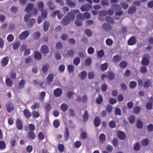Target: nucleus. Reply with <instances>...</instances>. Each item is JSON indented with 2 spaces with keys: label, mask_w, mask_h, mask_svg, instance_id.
Listing matches in <instances>:
<instances>
[{
  "label": "nucleus",
  "mask_w": 153,
  "mask_h": 153,
  "mask_svg": "<svg viewBox=\"0 0 153 153\" xmlns=\"http://www.w3.org/2000/svg\"><path fill=\"white\" fill-rule=\"evenodd\" d=\"M31 15V14H29L25 15L24 17V21L27 23V25L29 27H32L36 21V19L34 18H31L29 19Z\"/></svg>",
  "instance_id": "obj_1"
},
{
  "label": "nucleus",
  "mask_w": 153,
  "mask_h": 153,
  "mask_svg": "<svg viewBox=\"0 0 153 153\" xmlns=\"http://www.w3.org/2000/svg\"><path fill=\"white\" fill-rule=\"evenodd\" d=\"M149 55L148 54H145L143 58L141 64L144 65H148L149 63Z\"/></svg>",
  "instance_id": "obj_2"
},
{
  "label": "nucleus",
  "mask_w": 153,
  "mask_h": 153,
  "mask_svg": "<svg viewBox=\"0 0 153 153\" xmlns=\"http://www.w3.org/2000/svg\"><path fill=\"white\" fill-rule=\"evenodd\" d=\"M102 30L106 32H109L112 29V26L111 25L108 23H103L102 26Z\"/></svg>",
  "instance_id": "obj_3"
},
{
  "label": "nucleus",
  "mask_w": 153,
  "mask_h": 153,
  "mask_svg": "<svg viewBox=\"0 0 153 153\" xmlns=\"http://www.w3.org/2000/svg\"><path fill=\"white\" fill-rule=\"evenodd\" d=\"M30 34V32L28 30H25L21 33L19 36L21 40H23L26 39Z\"/></svg>",
  "instance_id": "obj_4"
},
{
  "label": "nucleus",
  "mask_w": 153,
  "mask_h": 153,
  "mask_svg": "<svg viewBox=\"0 0 153 153\" xmlns=\"http://www.w3.org/2000/svg\"><path fill=\"white\" fill-rule=\"evenodd\" d=\"M6 106L7 111L9 113L11 112L14 109V105L11 102H8L6 104Z\"/></svg>",
  "instance_id": "obj_5"
},
{
  "label": "nucleus",
  "mask_w": 153,
  "mask_h": 153,
  "mask_svg": "<svg viewBox=\"0 0 153 153\" xmlns=\"http://www.w3.org/2000/svg\"><path fill=\"white\" fill-rule=\"evenodd\" d=\"M137 42V39L134 36H132L128 40V43L129 45H132L135 44Z\"/></svg>",
  "instance_id": "obj_6"
},
{
  "label": "nucleus",
  "mask_w": 153,
  "mask_h": 153,
  "mask_svg": "<svg viewBox=\"0 0 153 153\" xmlns=\"http://www.w3.org/2000/svg\"><path fill=\"white\" fill-rule=\"evenodd\" d=\"M117 136L120 139L122 140H124L126 138V135L125 133L120 131H118Z\"/></svg>",
  "instance_id": "obj_7"
},
{
  "label": "nucleus",
  "mask_w": 153,
  "mask_h": 153,
  "mask_svg": "<svg viewBox=\"0 0 153 153\" xmlns=\"http://www.w3.org/2000/svg\"><path fill=\"white\" fill-rule=\"evenodd\" d=\"M16 126L18 130H21L23 128V124L21 120L19 118L17 119Z\"/></svg>",
  "instance_id": "obj_8"
},
{
  "label": "nucleus",
  "mask_w": 153,
  "mask_h": 153,
  "mask_svg": "<svg viewBox=\"0 0 153 153\" xmlns=\"http://www.w3.org/2000/svg\"><path fill=\"white\" fill-rule=\"evenodd\" d=\"M49 48L46 45H43L42 46L41 52L43 54H47L49 52Z\"/></svg>",
  "instance_id": "obj_9"
},
{
  "label": "nucleus",
  "mask_w": 153,
  "mask_h": 153,
  "mask_svg": "<svg viewBox=\"0 0 153 153\" xmlns=\"http://www.w3.org/2000/svg\"><path fill=\"white\" fill-rule=\"evenodd\" d=\"M122 56L119 54H117L113 56L112 60L113 62L116 63L120 62Z\"/></svg>",
  "instance_id": "obj_10"
},
{
  "label": "nucleus",
  "mask_w": 153,
  "mask_h": 153,
  "mask_svg": "<svg viewBox=\"0 0 153 153\" xmlns=\"http://www.w3.org/2000/svg\"><path fill=\"white\" fill-rule=\"evenodd\" d=\"M9 61V58L7 56L3 58L1 62V66L5 67L8 64Z\"/></svg>",
  "instance_id": "obj_11"
},
{
  "label": "nucleus",
  "mask_w": 153,
  "mask_h": 153,
  "mask_svg": "<svg viewBox=\"0 0 153 153\" xmlns=\"http://www.w3.org/2000/svg\"><path fill=\"white\" fill-rule=\"evenodd\" d=\"M70 21L73 20L75 19V15L73 12H70L65 16Z\"/></svg>",
  "instance_id": "obj_12"
},
{
  "label": "nucleus",
  "mask_w": 153,
  "mask_h": 153,
  "mask_svg": "<svg viewBox=\"0 0 153 153\" xmlns=\"http://www.w3.org/2000/svg\"><path fill=\"white\" fill-rule=\"evenodd\" d=\"M34 7V4L33 3H30L28 4L26 7L25 11L27 13H29L30 11L32 10Z\"/></svg>",
  "instance_id": "obj_13"
},
{
  "label": "nucleus",
  "mask_w": 153,
  "mask_h": 153,
  "mask_svg": "<svg viewBox=\"0 0 153 153\" xmlns=\"http://www.w3.org/2000/svg\"><path fill=\"white\" fill-rule=\"evenodd\" d=\"M91 7V6L89 4H86L82 6L80 9L82 11H88Z\"/></svg>",
  "instance_id": "obj_14"
},
{
  "label": "nucleus",
  "mask_w": 153,
  "mask_h": 153,
  "mask_svg": "<svg viewBox=\"0 0 153 153\" xmlns=\"http://www.w3.org/2000/svg\"><path fill=\"white\" fill-rule=\"evenodd\" d=\"M111 7L113 10L116 11H120L122 9L121 7L118 4H114L111 5Z\"/></svg>",
  "instance_id": "obj_15"
},
{
  "label": "nucleus",
  "mask_w": 153,
  "mask_h": 153,
  "mask_svg": "<svg viewBox=\"0 0 153 153\" xmlns=\"http://www.w3.org/2000/svg\"><path fill=\"white\" fill-rule=\"evenodd\" d=\"M137 11V8L135 6H132L129 7L128 13L130 14H134Z\"/></svg>",
  "instance_id": "obj_16"
},
{
  "label": "nucleus",
  "mask_w": 153,
  "mask_h": 153,
  "mask_svg": "<svg viewBox=\"0 0 153 153\" xmlns=\"http://www.w3.org/2000/svg\"><path fill=\"white\" fill-rule=\"evenodd\" d=\"M71 21L68 19L66 16H65L61 21V24L63 26L68 25Z\"/></svg>",
  "instance_id": "obj_17"
},
{
  "label": "nucleus",
  "mask_w": 153,
  "mask_h": 153,
  "mask_svg": "<svg viewBox=\"0 0 153 153\" xmlns=\"http://www.w3.org/2000/svg\"><path fill=\"white\" fill-rule=\"evenodd\" d=\"M53 75L52 74H49L46 78V82L48 84H50L53 81Z\"/></svg>",
  "instance_id": "obj_18"
},
{
  "label": "nucleus",
  "mask_w": 153,
  "mask_h": 153,
  "mask_svg": "<svg viewBox=\"0 0 153 153\" xmlns=\"http://www.w3.org/2000/svg\"><path fill=\"white\" fill-rule=\"evenodd\" d=\"M62 90L61 88H58L56 89L54 91V94L55 96L58 97L62 94Z\"/></svg>",
  "instance_id": "obj_19"
},
{
  "label": "nucleus",
  "mask_w": 153,
  "mask_h": 153,
  "mask_svg": "<svg viewBox=\"0 0 153 153\" xmlns=\"http://www.w3.org/2000/svg\"><path fill=\"white\" fill-rule=\"evenodd\" d=\"M101 120L99 117H96L94 120V123L96 127H97L100 124Z\"/></svg>",
  "instance_id": "obj_20"
},
{
  "label": "nucleus",
  "mask_w": 153,
  "mask_h": 153,
  "mask_svg": "<svg viewBox=\"0 0 153 153\" xmlns=\"http://www.w3.org/2000/svg\"><path fill=\"white\" fill-rule=\"evenodd\" d=\"M106 77L108 78L110 80H112L114 79L115 75L112 72H108L107 74Z\"/></svg>",
  "instance_id": "obj_21"
},
{
  "label": "nucleus",
  "mask_w": 153,
  "mask_h": 153,
  "mask_svg": "<svg viewBox=\"0 0 153 153\" xmlns=\"http://www.w3.org/2000/svg\"><path fill=\"white\" fill-rule=\"evenodd\" d=\"M25 81L23 79L21 80L19 82L18 87L19 89H22L25 86Z\"/></svg>",
  "instance_id": "obj_22"
},
{
  "label": "nucleus",
  "mask_w": 153,
  "mask_h": 153,
  "mask_svg": "<svg viewBox=\"0 0 153 153\" xmlns=\"http://www.w3.org/2000/svg\"><path fill=\"white\" fill-rule=\"evenodd\" d=\"M128 65L127 62L125 61H121L119 64V66L122 68H125Z\"/></svg>",
  "instance_id": "obj_23"
},
{
  "label": "nucleus",
  "mask_w": 153,
  "mask_h": 153,
  "mask_svg": "<svg viewBox=\"0 0 153 153\" xmlns=\"http://www.w3.org/2000/svg\"><path fill=\"white\" fill-rule=\"evenodd\" d=\"M34 57L36 59L38 60H40L42 59V54L40 52L36 51L35 53Z\"/></svg>",
  "instance_id": "obj_24"
},
{
  "label": "nucleus",
  "mask_w": 153,
  "mask_h": 153,
  "mask_svg": "<svg viewBox=\"0 0 153 153\" xmlns=\"http://www.w3.org/2000/svg\"><path fill=\"white\" fill-rule=\"evenodd\" d=\"M47 5L49 7V9L51 10H54L55 9V6L53 5V2L51 1H48L47 4Z\"/></svg>",
  "instance_id": "obj_25"
},
{
  "label": "nucleus",
  "mask_w": 153,
  "mask_h": 153,
  "mask_svg": "<svg viewBox=\"0 0 153 153\" xmlns=\"http://www.w3.org/2000/svg\"><path fill=\"white\" fill-rule=\"evenodd\" d=\"M87 76V73L85 71H83L79 74L80 78L82 80H83Z\"/></svg>",
  "instance_id": "obj_26"
},
{
  "label": "nucleus",
  "mask_w": 153,
  "mask_h": 153,
  "mask_svg": "<svg viewBox=\"0 0 153 153\" xmlns=\"http://www.w3.org/2000/svg\"><path fill=\"white\" fill-rule=\"evenodd\" d=\"M37 7H38L39 10L44 9V3L42 1H39L37 2Z\"/></svg>",
  "instance_id": "obj_27"
},
{
  "label": "nucleus",
  "mask_w": 153,
  "mask_h": 153,
  "mask_svg": "<svg viewBox=\"0 0 153 153\" xmlns=\"http://www.w3.org/2000/svg\"><path fill=\"white\" fill-rule=\"evenodd\" d=\"M27 136L30 138L34 139L36 136L35 133L32 131H28L27 133Z\"/></svg>",
  "instance_id": "obj_28"
},
{
  "label": "nucleus",
  "mask_w": 153,
  "mask_h": 153,
  "mask_svg": "<svg viewBox=\"0 0 153 153\" xmlns=\"http://www.w3.org/2000/svg\"><path fill=\"white\" fill-rule=\"evenodd\" d=\"M106 21L107 22H110L113 24H114L115 22L113 18L109 16H107L105 18Z\"/></svg>",
  "instance_id": "obj_29"
},
{
  "label": "nucleus",
  "mask_w": 153,
  "mask_h": 153,
  "mask_svg": "<svg viewBox=\"0 0 153 153\" xmlns=\"http://www.w3.org/2000/svg\"><path fill=\"white\" fill-rule=\"evenodd\" d=\"M23 113L27 118H29L31 116L30 112L27 109H25L23 111Z\"/></svg>",
  "instance_id": "obj_30"
},
{
  "label": "nucleus",
  "mask_w": 153,
  "mask_h": 153,
  "mask_svg": "<svg viewBox=\"0 0 153 153\" xmlns=\"http://www.w3.org/2000/svg\"><path fill=\"white\" fill-rule=\"evenodd\" d=\"M141 110V108L139 106H136L134 108L133 111L134 113L136 114H138Z\"/></svg>",
  "instance_id": "obj_31"
},
{
  "label": "nucleus",
  "mask_w": 153,
  "mask_h": 153,
  "mask_svg": "<svg viewBox=\"0 0 153 153\" xmlns=\"http://www.w3.org/2000/svg\"><path fill=\"white\" fill-rule=\"evenodd\" d=\"M65 131L64 137L65 140H67L68 139L69 136V131L68 128L67 127L65 128Z\"/></svg>",
  "instance_id": "obj_32"
},
{
  "label": "nucleus",
  "mask_w": 153,
  "mask_h": 153,
  "mask_svg": "<svg viewBox=\"0 0 153 153\" xmlns=\"http://www.w3.org/2000/svg\"><path fill=\"white\" fill-rule=\"evenodd\" d=\"M108 66V65L107 63L106 62L104 64H102L100 66V69L102 71H104L107 69Z\"/></svg>",
  "instance_id": "obj_33"
},
{
  "label": "nucleus",
  "mask_w": 153,
  "mask_h": 153,
  "mask_svg": "<svg viewBox=\"0 0 153 153\" xmlns=\"http://www.w3.org/2000/svg\"><path fill=\"white\" fill-rule=\"evenodd\" d=\"M40 11H41L42 17L44 19H45L47 15V11L46 10L43 9Z\"/></svg>",
  "instance_id": "obj_34"
},
{
  "label": "nucleus",
  "mask_w": 153,
  "mask_h": 153,
  "mask_svg": "<svg viewBox=\"0 0 153 153\" xmlns=\"http://www.w3.org/2000/svg\"><path fill=\"white\" fill-rule=\"evenodd\" d=\"M75 51L74 50L71 49L67 51V55L68 56H73L74 54Z\"/></svg>",
  "instance_id": "obj_35"
},
{
  "label": "nucleus",
  "mask_w": 153,
  "mask_h": 153,
  "mask_svg": "<svg viewBox=\"0 0 153 153\" xmlns=\"http://www.w3.org/2000/svg\"><path fill=\"white\" fill-rule=\"evenodd\" d=\"M140 144L138 142H137L135 144H134V149L135 151H139L140 149Z\"/></svg>",
  "instance_id": "obj_36"
},
{
  "label": "nucleus",
  "mask_w": 153,
  "mask_h": 153,
  "mask_svg": "<svg viewBox=\"0 0 153 153\" xmlns=\"http://www.w3.org/2000/svg\"><path fill=\"white\" fill-rule=\"evenodd\" d=\"M146 107L148 110L152 109L153 108L152 103L151 102H148L146 104Z\"/></svg>",
  "instance_id": "obj_37"
},
{
  "label": "nucleus",
  "mask_w": 153,
  "mask_h": 153,
  "mask_svg": "<svg viewBox=\"0 0 153 153\" xmlns=\"http://www.w3.org/2000/svg\"><path fill=\"white\" fill-rule=\"evenodd\" d=\"M49 67L48 64H46L44 65L42 67V70L43 73H46L48 71V69Z\"/></svg>",
  "instance_id": "obj_38"
},
{
  "label": "nucleus",
  "mask_w": 153,
  "mask_h": 153,
  "mask_svg": "<svg viewBox=\"0 0 153 153\" xmlns=\"http://www.w3.org/2000/svg\"><path fill=\"white\" fill-rule=\"evenodd\" d=\"M50 26V23L47 22H45L44 24L43 29L45 31L48 30Z\"/></svg>",
  "instance_id": "obj_39"
},
{
  "label": "nucleus",
  "mask_w": 153,
  "mask_h": 153,
  "mask_svg": "<svg viewBox=\"0 0 153 153\" xmlns=\"http://www.w3.org/2000/svg\"><path fill=\"white\" fill-rule=\"evenodd\" d=\"M80 59L79 57H75L73 63L76 65H77L80 62Z\"/></svg>",
  "instance_id": "obj_40"
},
{
  "label": "nucleus",
  "mask_w": 153,
  "mask_h": 153,
  "mask_svg": "<svg viewBox=\"0 0 153 153\" xmlns=\"http://www.w3.org/2000/svg\"><path fill=\"white\" fill-rule=\"evenodd\" d=\"M46 93L45 91L42 92L39 94V100L41 101H43L45 97V95Z\"/></svg>",
  "instance_id": "obj_41"
},
{
  "label": "nucleus",
  "mask_w": 153,
  "mask_h": 153,
  "mask_svg": "<svg viewBox=\"0 0 153 153\" xmlns=\"http://www.w3.org/2000/svg\"><path fill=\"white\" fill-rule=\"evenodd\" d=\"M143 122L140 120H138L137 122V126L139 129H141L143 127Z\"/></svg>",
  "instance_id": "obj_42"
},
{
  "label": "nucleus",
  "mask_w": 153,
  "mask_h": 153,
  "mask_svg": "<svg viewBox=\"0 0 153 153\" xmlns=\"http://www.w3.org/2000/svg\"><path fill=\"white\" fill-rule=\"evenodd\" d=\"M60 122L58 119H56L53 122L54 126L56 128H58L60 125Z\"/></svg>",
  "instance_id": "obj_43"
},
{
  "label": "nucleus",
  "mask_w": 153,
  "mask_h": 153,
  "mask_svg": "<svg viewBox=\"0 0 153 153\" xmlns=\"http://www.w3.org/2000/svg\"><path fill=\"white\" fill-rule=\"evenodd\" d=\"M120 5L124 10L127 9L128 7V4L125 2H123L120 3Z\"/></svg>",
  "instance_id": "obj_44"
},
{
  "label": "nucleus",
  "mask_w": 153,
  "mask_h": 153,
  "mask_svg": "<svg viewBox=\"0 0 153 153\" xmlns=\"http://www.w3.org/2000/svg\"><path fill=\"white\" fill-rule=\"evenodd\" d=\"M6 83L9 86L11 87L13 85V82L10 78H7L6 79Z\"/></svg>",
  "instance_id": "obj_45"
},
{
  "label": "nucleus",
  "mask_w": 153,
  "mask_h": 153,
  "mask_svg": "<svg viewBox=\"0 0 153 153\" xmlns=\"http://www.w3.org/2000/svg\"><path fill=\"white\" fill-rule=\"evenodd\" d=\"M60 108L64 112L66 111L68 108V106L65 104H62L60 106Z\"/></svg>",
  "instance_id": "obj_46"
},
{
  "label": "nucleus",
  "mask_w": 153,
  "mask_h": 153,
  "mask_svg": "<svg viewBox=\"0 0 153 153\" xmlns=\"http://www.w3.org/2000/svg\"><path fill=\"white\" fill-rule=\"evenodd\" d=\"M104 55V52L103 50H100L97 52V55L98 58H100L102 57Z\"/></svg>",
  "instance_id": "obj_47"
},
{
  "label": "nucleus",
  "mask_w": 153,
  "mask_h": 153,
  "mask_svg": "<svg viewBox=\"0 0 153 153\" xmlns=\"http://www.w3.org/2000/svg\"><path fill=\"white\" fill-rule=\"evenodd\" d=\"M66 4L70 7L75 6L76 4L74 2L72 1L71 0L66 2Z\"/></svg>",
  "instance_id": "obj_48"
},
{
  "label": "nucleus",
  "mask_w": 153,
  "mask_h": 153,
  "mask_svg": "<svg viewBox=\"0 0 153 153\" xmlns=\"http://www.w3.org/2000/svg\"><path fill=\"white\" fill-rule=\"evenodd\" d=\"M99 138L101 142H104L105 140V135L104 134H101L99 136Z\"/></svg>",
  "instance_id": "obj_49"
},
{
  "label": "nucleus",
  "mask_w": 153,
  "mask_h": 153,
  "mask_svg": "<svg viewBox=\"0 0 153 153\" xmlns=\"http://www.w3.org/2000/svg\"><path fill=\"white\" fill-rule=\"evenodd\" d=\"M85 32L88 36H91L92 35V32L89 29H86L85 30Z\"/></svg>",
  "instance_id": "obj_50"
},
{
  "label": "nucleus",
  "mask_w": 153,
  "mask_h": 153,
  "mask_svg": "<svg viewBox=\"0 0 153 153\" xmlns=\"http://www.w3.org/2000/svg\"><path fill=\"white\" fill-rule=\"evenodd\" d=\"M74 22L75 24L78 27H80L82 25V22L78 19H76Z\"/></svg>",
  "instance_id": "obj_51"
},
{
  "label": "nucleus",
  "mask_w": 153,
  "mask_h": 153,
  "mask_svg": "<svg viewBox=\"0 0 153 153\" xmlns=\"http://www.w3.org/2000/svg\"><path fill=\"white\" fill-rule=\"evenodd\" d=\"M151 83L150 80L149 79L147 80L144 83V86L146 88H148L151 86Z\"/></svg>",
  "instance_id": "obj_52"
},
{
  "label": "nucleus",
  "mask_w": 153,
  "mask_h": 153,
  "mask_svg": "<svg viewBox=\"0 0 153 153\" xmlns=\"http://www.w3.org/2000/svg\"><path fill=\"white\" fill-rule=\"evenodd\" d=\"M67 68L68 71V72L70 73L72 72H73L74 71V68L73 65H68Z\"/></svg>",
  "instance_id": "obj_53"
},
{
  "label": "nucleus",
  "mask_w": 153,
  "mask_h": 153,
  "mask_svg": "<svg viewBox=\"0 0 153 153\" xmlns=\"http://www.w3.org/2000/svg\"><path fill=\"white\" fill-rule=\"evenodd\" d=\"M44 107L46 112L49 111L51 109L50 104L48 103L45 104Z\"/></svg>",
  "instance_id": "obj_54"
},
{
  "label": "nucleus",
  "mask_w": 153,
  "mask_h": 153,
  "mask_svg": "<svg viewBox=\"0 0 153 153\" xmlns=\"http://www.w3.org/2000/svg\"><path fill=\"white\" fill-rule=\"evenodd\" d=\"M32 115L34 118H38L40 116L39 113L37 111H34L32 113Z\"/></svg>",
  "instance_id": "obj_55"
},
{
  "label": "nucleus",
  "mask_w": 153,
  "mask_h": 153,
  "mask_svg": "<svg viewBox=\"0 0 153 153\" xmlns=\"http://www.w3.org/2000/svg\"><path fill=\"white\" fill-rule=\"evenodd\" d=\"M89 115L87 111H85L84 114L83 115V118L84 121H85L88 118Z\"/></svg>",
  "instance_id": "obj_56"
},
{
  "label": "nucleus",
  "mask_w": 153,
  "mask_h": 153,
  "mask_svg": "<svg viewBox=\"0 0 153 153\" xmlns=\"http://www.w3.org/2000/svg\"><path fill=\"white\" fill-rule=\"evenodd\" d=\"M109 125L111 128H113L115 127L116 126V124L115 122L112 120L109 123Z\"/></svg>",
  "instance_id": "obj_57"
},
{
  "label": "nucleus",
  "mask_w": 153,
  "mask_h": 153,
  "mask_svg": "<svg viewBox=\"0 0 153 153\" xmlns=\"http://www.w3.org/2000/svg\"><path fill=\"white\" fill-rule=\"evenodd\" d=\"M137 85V83L135 81H131L130 82L129 86L132 89L134 88Z\"/></svg>",
  "instance_id": "obj_58"
},
{
  "label": "nucleus",
  "mask_w": 153,
  "mask_h": 153,
  "mask_svg": "<svg viewBox=\"0 0 153 153\" xmlns=\"http://www.w3.org/2000/svg\"><path fill=\"white\" fill-rule=\"evenodd\" d=\"M146 67L145 66H142L140 68V71L141 73H146L147 71Z\"/></svg>",
  "instance_id": "obj_59"
},
{
  "label": "nucleus",
  "mask_w": 153,
  "mask_h": 153,
  "mask_svg": "<svg viewBox=\"0 0 153 153\" xmlns=\"http://www.w3.org/2000/svg\"><path fill=\"white\" fill-rule=\"evenodd\" d=\"M20 45V42H16L13 45V48L15 50L19 48Z\"/></svg>",
  "instance_id": "obj_60"
},
{
  "label": "nucleus",
  "mask_w": 153,
  "mask_h": 153,
  "mask_svg": "<svg viewBox=\"0 0 153 153\" xmlns=\"http://www.w3.org/2000/svg\"><path fill=\"white\" fill-rule=\"evenodd\" d=\"M149 143V141L146 138L144 140H143L141 142L142 144L144 146H146L148 145Z\"/></svg>",
  "instance_id": "obj_61"
},
{
  "label": "nucleus",
  "mask_w": 153,
  "mask_h": 153,
  "mask_svg": "<svg viewBox=\"0 0 153 153\" xmlns=\"http://www.w3.org/2000/svg\"><path fill=\"white\" fill-rule=\"evenodd\" d=\"M129 121L131 123H133L135 122V117L132 115H130L128 118Z\"/></svg>",
  "instance_id": "obj_62"
},
{
  "label": "nucleus",
  "mask_w": 153,
  "mask_h": 153,
  "mask_svg": "<svg viewBox=\"0 0 153 153\" xmlns=\"http://www.w3.org/2000/svg\"><path fill=\"white\" fill-rule=\"evenodd\" d=\"M110 103L111 105H113L117 102V100L116 99L110 98L109 99Z\"/></svg>",
  "instance_id": "obj_63"
},
{
  "label": "nucleus",
  "mask_w": 153,
  "mask_h": 153,
  "mask_svg": "<svg viewBox=\"0 0 153 153\" xmlns=\"http://www.w3.org/2000/svg\"><path fill=\"white\" fill-rule=\"evenodd\" d=\"M147 131L149 132H152L153 131V125L150 124L147 126Z\"/></svg>",
  "instance_id": "obj_64"
}]
</instances>
